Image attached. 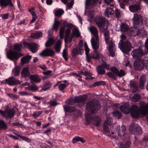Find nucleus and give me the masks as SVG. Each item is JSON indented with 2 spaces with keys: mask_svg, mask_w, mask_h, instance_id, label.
<instances>
[{
  "mask_svg": "<svg viewBox=\"0 0 148 148\" xmlns=\"http://www.w3.org/2000/svg\"><path fill=\"white\" fill-rule=\"evenodd\" d=\"M51 131V128H49L45 130L43 133L44 134H45L48 136Z\"/></svg>",
  "mask_w": 148,
  "mask_h": 148,
  "instance_id": "obj_60",
  "label": "nucleus"
},
{
  "mask_svg": "<svg viewBox=\"0 0 148 148\" xmlns=\"http://www.w3.org/2000/svg\"><path fill=\"white\" fill-rule=\"evenodd\" d=\"M23 55V54L21 53L13 50H10L6 53L7 58L12 61L17 60Z\"/></svg>",
  "mask_w": 148,
  "mask_h": 148,
  "instance_id": "obj_9",
  "label": "nucleus"
},
{
  "mask_svg": "<svg viewBox=\"0 0 148 148\" xmlns=\"http://www.w3.org/2000/svg\"><path fill=\"white\" fill-rule=\"evenodd\" d=\"M145 80L141 76L140 77V84H139V87L142 88L144 87V84Z\"/></svg>",
  "mask_w": 148,
  "mask_h": 148,
  "instance_id": "obj_46",
  "label": "nucleus"
},
{
  "mask_svg": "<svg viewBox=\"0 0 148 148\" xmlns=\"http://www.w3.org/2000/svg\"><path fill=\"white\" fill-rule=\"evenodd\" d=\"M88 98V96L85 94L79 96H76L74 99L69 100L67 103L69 105H72L74 103L76 102L78 103H83Z\"/></svg>",
  "mask_w": 148,
  "mask_h": 148,
  "instance_id": "obj_10",
  "label": "nucleus"
},
{
  "mask_svg": "<svg viewBox=\"0 0 148 148\" xmlns=\"http://www.w3.org/2000/svg\"><path fill=\"white\" fill-rule=\"evenodd\" d=\"M9 15V13H6L5 14H2L1 16V17L3 19H7L8 18Z\"/></svg>",
  "mask_w": 148,
  "mask_h": 148,
  "instance_id": "obj_56",
  "label": "nucleus"
},
{
  "mask_svg": "<svg viewBox=\"0 0 148 148\" xmlns=\"http://www.w3.org/2000/svg\"><path fill=\"white\" fill-rule=\"evenodd\" d=\"M113 1V0H104L105 3L111 6H113L114 5Z\"/></svg>",
  "mask_w": 148,
  "mask_h": 148,
  "instance_id": "obj_50",
  "label": "nucleus"
},
{
  "mask_svg": "<svg viewBox=\"0 0 148 148\" xmlns=\"http://www.w3.org/2000/svg\"><path fill=\"white\" fill-rule=\"evenodd\" d=\"M101 108L100 103L93 100L88 102L86 104L87 109L92 113L97 112L98 110H100Z\"/></svg>",
  "mask_w": 148,
  "mask_h": 148,
  "instance_id": "obj_6",
  "label": "nucleus"
},
{
  "mask_svg": "<svg viewBox=\"0 0 148 148\" xmlns=\"http://www.w3.org/2000/svg\"><path fill=\"white\" fill-rule=\"evenodd\" d=\"M49 103L51 106H55L57 105V103L56 101H50Z\"/></svg>",
  "mask_w": 148,
  "mask_h": 148,
  "instance_id": "obj_63",
  "label": "nucleus"
},
{
  "mask_svg": "<svg viewBox=\"0 0 148 148\" xmlns=\"http://www.w3.org/2000/svg\"><path fill=\"white\" fill-rule=\"evenodd\" d=\"M18 94L20 95L24 96L25 95H29V94L26 91H22V92H18Z\"/></svg>",
  "mask_w": 148,
  "mask_h": 148,
  "instance_id": "obj_57",
  "label": "nucleus"
},
{
  "mask_svg": "<svg viewBox=\"0 0 148 148\" xmlns=\"http://www.w3.org/2000/svg\"><path fill=\"white\" fill-rule=\"evenodd\" d=\"M67 49H63L62 53V56L65 60L67 61L68 60V54L67 51Z\"/></svg>",
  "mask_w": 148,
  "mask_h": 148,
  "instance_id": "obj_37",
  "label": "nucleus"
},
{
  "mask_svg": "<svg viewBox=\"0 0 148 148\" xmlns=\"http://www.w3.org/2000/svg\"><path fill=\"white\" fill-rule=\"evenodd\" d=\"M42 35V32L38 31L34 34L33 36L34 38H38L41 37Z\"/></svg>",
  "mask_w": 148,
  "mask_h": 148,
  "instance_id": "obj_40",
  "label": "nucleus"
},
{
  "mask_svg": "<svg viewBox=\"0 0 148 148\" xmlns=\"http://www.w3.org/2000/svg\"><path fill=\"white\" fill-rule=\"evenodd\" d=\"M22 45L20 44H17L14 46V49L16 51H20Z\"/></svg>",
  "mask_w": 148,
  "mask_h": 148,
  "instance_id": "obj_49",
  "label": "nucleus"
},
{
  "mask_svg": "<svg viewBox=\"0 0 148 148\" xmlns=\"http://www.w3.org/2000/svg\"><path fill=\"white\" fill-rule=\"evenodd\" d=\"M71 53L73 57H75L77 55L79 54L78 49L77 48H73L72 51H71Z\"/></svg>",
  "mask_w": 148,
  "mask_h": 148,
  "instance_id": "obj_45",
  "label": "nucleus"
},
{
  "mask_svg": "<svg viewBox=\"0 0 148 148\" xmlns=\"http://www.w3.org/2000/svg\"><path fill=\"white\" fill-rule=\"evenodd\" d=\"M120 108L121 111L125 114L130 113L131 116L134 118H139L140 114L144 116L148 115V106L147 105L144 106L140 110L136 105H133L130 108L129 105L125 104L121 106Z\"/></svg>",
  "mask_w": 148,
  "mask_h": 148,
  "instance_id": "obj_2",
  "label": "nucleus"
},
{
  "mask_svg": "<svg viewBox=\"0 0 148 148\" xmlns=\"http://www.w3.org/2000/svg\"><path fill=\"white\" fill-rule=\"evenodd\" d=\"M111 119V117L107 118L103 126V130L106 133H108L110 132V129L109 126L110 125V120Z\"/></svg>",
  "mask_w": 148,
  "mask_h": 148,
  "instance_id": "obj_24",
  "label": "nucleus"
},
{
  "mask_svg": "<svg viewBox=\"0 0 148 148\" xmlns=\"http://www.w3.org/2000/svg\"><path fill=\"white\" fill-rule=\"evenodd\" d=\"M88 28L91 34L94 36V37L91 38V42L92 48L94 51L91 53V56L88 54H86V60L88 62H89L91 60V59H98L100 58V56L99 53L97 51V49L99 47V45L98 31L96 28L94 26L89 27Z\"/></svg>",
  "mask_w": 148,
  "mask_h": 148,
  "instance_id": "obj_1",
  "label": "nucleus"
},
{
  "mask_svg": "<svg viewBox=\"0 0 148 148\" xmlns=\"http://www.w3.org/2000/svg\"><path fill=\"white\" fill-rule=\"evenodd\" d=\"M65 28L64 27H61L59 31V34L60 38L62 39L64 36V34L65 30Z\"/></svg>",
  "mask_w": 148,
  "mask_h": 148,
  "instance_id": "obj_43",
  "label": "nucleus"
},
{
  "mask_svg": "<svg viewBox=\"0 0 148 148\" xmlns=\"http://www.w3.org/2000/svg\"><path fill=\"white\" fill-rule=\"evenodd\" d=\"M96 24L99 28H101L105 26L106 22V19L104 18L99 16L95 20Z\"/></svg>",
  "mask_w": 148,
  "mask_h": 148,
  "instance_id": "obj_16",
  "label": "nucleus"
},
{
  "mask_svg": "<svg viewBox=\"0 0 148 148\" xmlns=\"http://www.w3.org/2000/svg\"><path fill=\"white\" fill-rule=\"evenodd\" d=\"M71 32V29L69 28H67L66 29L65 31V37L64 38V42L65 43V46L66 47V42L68 40V37L70 34Z\"/></svg>",
  "mask_w": 148,
  "mask_h": 148,
  "instance_id": "obj_34",
  "label": "nucleus"
},
{
  "mask_svg": "<svg viewBox=\"0 0 148 148\" xmlns=\"http://www.w3.org/2000/svg\"><path fill=\"white\" fill-rule=\"evenodd\" d=\"M129 26L125 23H122L120 25V30L124 33L128 32L129 29Z\"/></svg>",
  "mask_w": 148,
  "mask_h": 148,
  "instance_id": "obj_29",
  "label": "nucleus"
},
{
  "mask_svg": "<svg viewBox=\"0 0 148 148\" xmlns=\"http://www.w3.org/2000/svg\"><path fill=\"white\" fill-rule=\"evenodd\" d=\"M29 78L31 80V83H40L41 80L40 77L37 74L31 75Z\"/></svg>",
  "mask_w": 148,
  "mask_h": 148,
  "instance_id": "obj_25",
  "label": "nucleus"
},
{
  "mask_svg": "<svg viewBox=\"0 0 148 148\" xmlns=\"http://www.w3.org/2000/svg\"><path fill=\"white\" fill-rule=\"evenodd\" d=\"M113 115L117 117L118 119L121 118L122 116L121 113L119 111H116L113 112Z\"/></svg>",
  "mask_w": 148,
  "mask_h": 148,
  "instance_id": "obj_42",
  "label": "nucleus"
},
{
  "mask_svg": "<svg viewBox=\"0 0 148 148\" xmlns=\"http://www.w3.org/2000/svg\"><path fill=\"white\" fill-rule=\"evenodd\" d=\"M131 132L135 135H139L142 133V128L138 124H134L133 125Z\"/></svg>",
  "mask_w": 148,
  "mask_h": 148,
  "instance_id": "obj_19",
  "label": "nucleus"
},
{
  "mask_svg": "<svg viewBox=\"0 0 148 148\" xmlns=\"http://www.w3.org/2000/svg\"><path fill=\"white\" fill-rule=\"evenodd\" d=\"M5 83L10 86L16 85L21 84V83L19 80L16 79L14 76L9 77L5 79Z\"/></svg>",
  "mask_w": 148,
  "mask_h": 148,
  "instance_id": "obj_12",
  "label": "nucleus"
},
{
  "mask_svg": "<svg viewBox=\"0 0 148 148\" xmlns=\"http://www.w3.org/2000/svg\"><path fill=\"white\" fill-rule=\"evenodd\" d=\"M114 142L116 144L119 145V147L120 148H129L132 145L131 143L129 140H125L123 142L119 143L118 139H116L114 140Z\"/></svg>",
  "mask_w": 148,
  "mask_h": 148,
  "instance_id": "obj_15",
  "label": "nucleus"
},
{
  "mask_svg": "<svg viewBox=\"0 0 148 148\" xmlns=\"http://www.w3.org/2000/svg\"><path fill=\"white\" fill-rule=\"evenodd\" d=\"M42 112L41 111L35 112H34L33 116L35 118H37L39 116Z\"/></svg>",
  "mask_w": 148,
  "mask_h": 148,
  "instance_id": "obj_53",
  "label": "nucleus"
},
{
  "mask_svg": "<svg viewBox=\"0 0 148 148\" xmlns=\"http://www.w3.org/2000/svg\"><path fill=\"white\" fill-rule=\"evenodd\" d=\"M0 113L4 115L5 117L6 118H8L11 119L14 117V111L13 109H8L6 110L5 113V114L3 111L0 110Z\"/></svg>",
  "mask_w": 148,
  "mask_h": 148,
  "instance_id": "obj_18",
  "label": "nucleus"
},
{
  "mask_svg": "<svg viewBox=\"0 0 148 148\" xmlns=\"http://www.w3.org/2000/svg\"><path fill=\"white\" fill-rule=\"evenodd\" d=\"M73 34L77 37H78L80 36V34L79 33L78 30L77 29H75V30L73 32Z\"/></svg>",
  "mask_w": 148,
  "mask_h": 148,
  "instance_id": "obj_54",
  "label": "nucleus"
},
{
  "mask_svg": "<svg viewBox=\"0 0 148 148\" xmlns=\"http://www.w3.org/2000/svg\"><path fill=\"white\" fill-rule=\"evenodd\" d=\"M63 107L66 114V113L74 112L73 116L77 118L79 116L80 111L79 110L77 109L75 106L64 105L63 106Z\"/></svg>",
  "mask_w": 148,
  "mask_h": 148,
  "instance_id": "obj_7",
  "label": "nucleus"
},
{
  "mask_svg": "<svg viewBox=\"0 0 148 148\" xmlns=\"http://www.w3.org/2000/svg\"><path fill=\"white\" fill-rule=\"evenodd\" d=\"M28 89L32 92H35L38 89V87L35 85H31L28 86Z\"/></svg>",
  "mask_w": 148,
  "mask_h": 148,
  "instance_id": "obj_36",
  "label": "nucleus"
},
{
  "mask_svg": "<svg viewBox=\"0 0 148 148\" xmlns=\"http://www.w3.org/2000/svg\"><path fill=\"white\" fill-rule=\"evenodd\" d=\"M23 125L22 123H20L19 122H17L13 123V126H22Z\"/></svg>",
  "mask_w": 148,
  "mask_h": 148,
  "instance_id": "obj_61",
  "label": "nucleus"
},
{
  "mask_svg": "<svg viewBox=\"0 0 148 148\" xmlns=\"http://www.w3.org/2000/svg\"><path fill=\"white\" fill-rule=\"evenodd\" d=\"M52 45V43L49 40L45 43V46L46 47H48L51 46Z\"/></svg>",
  "mask_w": 148,
  "mask_h": 148,
  "instance_id": "obj_55",
  "label": "nucleus"
},
{
  "mask_svg": "<svg viewBox=\"0 0 148 148\" xmlns=\"http://www.w3.org/2000/svg\"><path fill=\"white\" fill-rule=\"evenodd\" d=\"M116 128L117 130H118V135L121 137H122L123 136L124 137L125 135V131H126L125 126L122 125L121 128L120 127L118 126Z\"/></svg>",
  "mask_w": 148,
  "mask_h": 148,
  "instance_id": "obj_23",
  "label": "nucleus"
},
{
  "mask_svg": "<svg viewBox=\"0 0 148 148\" xmlns=\"http://www.w3.org/2000/svg\"><path fill=\"white\" fill-rule=\"evenodd\" d=\"M0 128L6 129L7 128L6 125L4 122L2 120H0Z\"/></svg>",
  "mask_w": 148,
  "mask_h": 148,
  "instance_id": "obj_48",
  "label": "nucleus"
},
{
  "mask_svg": "<svg viewBox=\"0 0 148 148\" xmlns=\"http://www.w3.org/2000/svg\"><path fill=\"white\" fill-rule=\"evenodd\" d=\"M20 67L19 66H16L12 71L13 75L16 76H18L19 75Z\"/></svg>",
  "mask_w": 148,
  "mask_h": 148,
  "instance_id": "obj_31",
  "label": "nucleus"
},
{
  "mask_svg": "<svg viewBox=\"0 0 148 148\" xmlns=\"http://www.w3.org/2000/svg\"><path fill=\"white\" fill-rule=\"evenodd\" d=\"M134 66L136 70L139 71L142 70L145 68L144 60L140 59L138 61L134 62Z\"/></svg>",
  "mask_w": 148,
  "mask_h": 148,
  "instance_id": "obj_13",
  "label": "nucleus"
},
{
  "mask_svg": "<svg viewBox=\"0 0 148 148\" xmlns=\"http://www.w3.org/2000/svg\"><path fill=\"white\" fill-rule=\"evenodd\" d=\"M110 71L106 73V75L110 78L113 79L114 80L116 79V75L119 77H122L125 76L126 73L125 71L121 69L119 70L116 67L112 66L110 68Z\"/></svg>",
  "mask_w": 148,
  "mask_h": 148,
  "instance_id": "obj_5",
  "label": "nucleus"
},
{
  "mask_svg": "<svg viewBox=\"0 0 148 148\" xmlns=\"http://www.w3.org/2000/svg\"><path fill=\"white\" fill-rule=\"evenodd\" d=\"M7 95L11 99L17 98L18 97V96L16 95L11 93H8Z\"/></svg>",
  "mask_w": 148,
  "mask_h": 148,
  "instance_id": "obj_51",
  "label": "nucleus"
},
{
  "mask_svg": "<svg viewBox=\"0 0 148 148\" xmlns=\"http://www.w3.org/2000/svg\"><path fill=\"white\" fill-rule=\"evenodd\" d=\"M126 38L125 35H121V39L119 42V46L123 52L127 54L131 51L132 46L131 43L128 40H125Z\"/></svg>",
  "mask_w": 148,
  "mask_h": 148,
  "instance_id": "obj_4",
  "label": "nucleus"
},
{
  "mask_svg": "<svg viewBox=\"0 0 148 148\" xmlns=\"http://www.w3.org/2000/svg\"><path fill=\"white\" fill-rule=\"evenodd\" d=\"M99 0H86L85 4L91 6H95Z\"/></svg>",
  "mask_w": 148,
  "mask_h": 148,
  "instance_id": "obj_30",
  "label": "nucleus"
},
{
  "mask_svg": "<svg viewBox=\"0 0 148 148\" xmlns=\"http://www.w3.org/2000/svg\"><path fill=\"white\" fill-rule=\"evenodd\" d=\"M31 58L32 56L29 55L23 57L21 60V65H23L25 64L29 63Z\"/></svg>",
  "mask_w": 148,
  "mask_h": 148,
  "instance_id": "obj_27",
  "label": "nucleus"
},
{
  "mask_svg": "<svg viewBox=\"0 0 148 148\" xmlns=\"http://www.w3.org/2000/svg\"><path fill=\"white\" fill-rule=\"evenodd\" d=\"M23 45L27 47L29 49L32 53H35L37 51V45L34 43H29L27 42L23 43Z\"/></svg>",
  "mask_w": 148,
  "mask_h": 148,
  "instance_id": "obj_17",
  "label": "nucleus"
},
{
  "mask_svg": "<svg viewBox=\"0 0 148 148\" xmlns=\"http://www.w3.org/2000/svg\"><path fill=\"white\" fill-rule=\"evenodd\" d=\"M21 76L24 78L29 77L31 75L30 73L28 67L23 68L21 72Z\"/></svg>",
  "mask_w": 148,
  "mask_h": 148,
  "instance_id": "obj_22",
  "label": "nucleus"
},
{
  "mask_svg": "<svg viewBox=\"0 0 148 148\" xmlns=\"http://www.w3.org/2000/svg\"><path fill=\"white\" fill-rule=\"evenodd\" d=\"M59 88L60 91H62L63 93L64 92V90L67 87V85L61 83L59 85Z\"/></svg>",
  "mask_w": 148,
  "mask_h": 148,
  "instance_id": "obj_41",
  "label": "nucleus"
},
{
  "mask_svg": "<svg viewBox=\"0 0 148 148\" xmlns=\"http://www.w3.org/2000/svg\"><path fill=\"white\" fill-rule=\"evenodd\" d=\"M133 23L134 27L132 28L130 32L132 36H135L144 32L142 18L140 15L135 14L133 18Z\"/></svg>",
  "mask_w": 148,
  "mask_h": 148,
  "instance_id": "obj_3",
  "label": "nucleus"
},
{
  "mask_svg": "<svg viewBox=\"0 0 148 148\" xmlns=\"http://www.w3.org/2000/svg\"><path fill=\"white\" fill-rule=\"evenodd\" d=\"M129 9L131 12H135L140 10V6L138 5H132L129 7Z\"/></svg>",
  "mask_w": 148,
  "mask_h": 148,
  "instance_id": "obj_32",
  "label": "nucleus"
},
{
  "mask_svg": "<svg viewBox=\"0 0 148 148\" xmlns=\"http://www.w3.org/2000/svg\"><path fill=\"white\" fill-rule=\"evenodd\" d=\"M54 54L55 52L53 50L49 49L46 48L40 53L39 55L43 57L48 56L52 57L54 56Z\"/></svg>",
  "mask_w": 148,
  "mask_h": 148,
  "instance_id": "obj_14",
  "label": "nucleus"
},
{
  "mask_svg": "<svg viewBox=\"0 0 148 148\" xmlns=\"http://www.w3.org/2000/svg\"><path fill=\"white\" fill-rule=\"evenodd\" d=\"M92 120L93 124L96 126H99L101 123V119L99 116H96L92 118Z\"/></svg>",
  "mask_w": 148,
  "mask_h": 148,
  "instance_id": "obj_26",
  "label": "nucleus"
},
{
  "mask_svg": "<svg viewBox=\"0 0 148 148\" xmlns=\"http://www.w3.org/2000/svg\"><path fill=\"white\" fill-rule=\"evenodd\" d=\"M114 13V11L110 7H107L105 12V16L108 18L109 17V15H113Z\"/></svg>",
  "mask_w": 148,
  "mask_h": 148,
  "instance_id": "obj_28",
  "label": "nucleus"
},
{
  "mask_svg": "<svg viewBox=\"0 0 148 148\" xmlns=\"http://www.w3.org/2000/svg\"><path fill=\"white\" fill-rule=\"evenodd\" d=\"M132 55L133 57L135 59L139 58L143 55L142 50L140 49H135L132 51Z\"/></svg>",
  "mask_w": 148,
  "mask_h": 148,
  "instance_id": "obj_20",
  "label": "nucleus"
},
{
  "mask_svg": "<svg viewBox=\"0 0 148 148\" xmlns=\"http://www.w3.org/2000/svg\"><path fill=\"white\" fill-rule=\"evenodd\" d=\"M140 98L141 97L139 95L135 94L132 97V100L134 102H138L140 100Z\"/></svg>",
  "mask_w": 148,
  "mask_h": 148,
  "instance_id": "obj_35",
  "label": "nucleus"
},
{
  "mask_svg": "<svg viewBox=\"0 0 148 148\" xmlns=\"http://www.w3.org/2000/svg\"><path fill=\"white\" fill-rule=\"evenodd\" d=\"M115 8V12H114L116 18H118L121 16V13L119 9L116 8Z\"/></svg>",
  "mask_w": 148,
  "mask_h": 148,
  "instance_id": "obj_47",
  "label": "nucleus"
},
{
  "mask_svg": "<svg viewBox=\"0 0 148 148\" xmlns=\"http://www.w3.org/2000/svg\"><path fill=\"white\" fill-rule=\"evenodd\" d=\"M64 13V11L62 9H60L56 11L55 15L56 16H59L63 14Z\"/></svg>",
  "mask_w": 148,
  "mask_h": 148,
  "instance_id": "obj_44",
  "label": "nucleus"
},
{
  "mask_svg": "<svg viewBox=\"0 0 148 148\" xmlns=\"http://www.w3.org/2000/svg\"><path fill=\"white\" fill-rule=\"evenodd\" d=\"M12 7L13 4L12 0H0V6L2 8H5L7 6Z\"/></svg>",
  "mask_w": 148,
  "mask_h": 148,
  "instance_id": "obj_21",
  "label": "nucleus"
},
{
  "mask_svg": "<svg viewBox=\"0 0 148 148\" xmlns=\"http://www.w3.org/2000/svg\"><path fill=\"white\" fill-rule=\"evenodd\" d=\"M67 24V21H57L56 18H55L54 20V22L53 25L52 29L57 32L58 29L60 25L62 26L61 27H64L65 28Z\"/></svg>",
  "mask_w": 148,
  "mask_h": 148,
  "instance_id": "obj_11",
  "label": "nucleus"
},
{
  "mask_svg": "<svg viewBox=\"0 0 148 148\" xmlns=\"http://www.w3.org/2000/svg\"><path fill=\"white\" fill-rule=\"evenodd\" d=\"M61 42L60 40H58L55 45V51L57 53H59L60 51Z\"/></svg>",
  "mask_w": 148,
  "mask_h": 148,
  "instance_id": "obj_33",
  "label": "nucleus"
},
{
  "mask_svg": "<svg viewBox=\"0 0 148 148\" xmlns=\"http://www.w3.org/2000/svg\"><path fill=\"white\" fill-rule=\"evenodd\" d=\"M84 46L85 47V54H88L90 50L89 48L88 47L86 42H85L84 44Z\"/></svg>",
  "mask_w": 148,
  "mask_h": 148,
  "instance_id": "obj_52",
  "label": "nucleus"
},
{
  "mask_svg": "<svg viewBox=\"0 0 148 148\" xmlns=\"http://www.w3.org/2000/svg\"><path fill=\"white\" fill-rule=\"evenodd\" d=\"M110 65L106 64L105 62H103V63L101 65H98L96 67V71L97 75H102L106 74V75H107L105 69L107 71L110 70Z\"/></svg>",
  "mask_w": 148,
  "mask_h": 148,
  "instance_id": "obj_8",
  "label": "nucleus"
},
{
  "mask_svg": "<svg viewBox=\"0 0 148 148\" xmlns=\"http://www.w3.org/2000/svg\"><path fill=\"white\" fill-rule=\"evenodd\" d=\"M45 144L47 146L49 147H50V146H53V144L50 141H47L45 143Z\"/></svg>",
  "mask_w": 148,
  "mask_h": 148,
  "instance_id": "obj_59",
  "label": "nucleus"
},
{
  "mask_svg": "<svg viewBox=\"0 0 148 148\" xmlns=\"http://www.w3.org/2000/svg\"><path fill=\"white\" fill-rule=\"evenodd\" d=\"M51 72V70H48L46 72H43V73L45 75H49Z\"/></svg>",
  "mask_w": 148,
  "mask_h": 148,
  "instance_id": "obj_62",
  "label": "nucleus"
},
{
  "mask_svg": "<svg viewBox=\"0 0 148 148\" xmlns=\"http://www.w3.org/2000/svg\"><path fill=\"white\" fill-rule=\"evenodd\" d=\"M106 85V82L103 81H100L96 82H94L93 84V86L95 87L97 86H99L100 85L104 86Z\"/></svg>",
  "mask_w": 148,
  "mask_h": 148,
  "instance_id": "obj_39",
  "label": "nucleus"
},
{
  "mask_svg": "<svg viewBox=\"0 0 148 148\" xmlns=\"http://www.w3.org/2000/svg\"><path fill=\"white\" fill-rule=\"evenodd\" d=\"M109 50L110 51V56L112 57H114L115 55V53L113 49Z\"/></svg>",
  "mask_w": 148,
  "mask_h": 148,
  "instance_id": "obj_64",
  "label": "nucleus"
},
{
  "mask_svg": "<svg viewBox=\"0 0 148 148\" xmlns=\"http://www.w3.org/2000/svg\"><path fill=\"white\" fill-rule=\"evenodd\" d=\"M132 88H133V92H135L138 90V87L136 84Z\"/></svg>",
  "mask_w": 148,
  "mask_h": 148,
  "instance_id": "obj_58",
  "label": "nucleus"
},
{
  "mask_svg": "<svg viewBox=\"0 0 148 148\" xmlns=\"http://www.w3.org/2000/svg\"><path fill=\"white\" fill-rule=\"evenodd\" d=\"M51 85V84L49 82H46L44 84V87L42 88V90L46 91L50 88Z\"/></svg>",
  "mask_w": 148,
  "mask_h": 148,
  "instance_id": "obj_38",
  "label": "nucleus"
}]
</instances>
